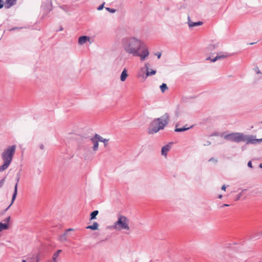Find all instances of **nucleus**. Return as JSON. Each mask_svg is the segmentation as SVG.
I'll return each instance as SVG.
<instances>
[{"label":"nucleus","instance_id":"36","mask_svg":"<svg viewBox=\"0 0 262 262\" xmlns=\"http://www.w3.org/2000/svg\"><path fill=\"white\" fill-rule=\"evenodd\" d=\"M226 186L225 185H224L222 186V188H221V189L222 190H224V191H225L226 190Z\"/></svg>","mask_w":262,"mask_h":262},{"label":"nucleus","instance_id":"27","mask_svg":"<svg viewBox=\"0 0 262 262\" xmlns=\"http://www.w3.org/2000/svg\"><path fill=\"white\" fill-rule=\"evenodd\" d=\"M58 255L57 253H56L55 252L54 253L52 259L54 262H56V259L58 257Z\"/></svg>","mask_w":262,"mask_h":262},{"label":"nucleus","instance_id":"39","mask_svg":"<svg viewBox=\"0 0 262 262\" xmlns=\"http://www.w3.org/2000/svg\"><path fill=\"white\" fill-rule=\"evenodd\" d=\"M226 206H229V205L227 204H224L222 206H221V207H226Z\"/></svg>","mask_w":262,"mask_h":262},{"label":"nucleus","instance_id":"20","mask_svg":"<svg viewBox=\"0 0 262 262\" xmlns=\"http://www.w3.org/2000/svg\"><path fill=\"white\" fill-rule=\"evenodd\" d=\"M59 239L60 241H66L67 239V233L66 232L63 234L61 235L59 237Z\"/></svg>","mask_w":262,"mask_h":262},{"label":"nucleus","instance_id":"34","mask_svg":"<svg viewBox=\"0 0 262 262\" xmlns=\"http://www.w3.org/2000/svg\"><path fill=\"white\" fill-rule=\"evenodd\" d=\"M4 6L3 0H0V9L2 8Z\"/></svg>","mask_w":262,"mask_h":262},{"label":"nucleus","instance_id":"23","mask_svg":"<svg viewBox=\"0 0 262 262\" xmlns=\"http://www.w3.org/2000/svg\"><path fill=\"white\" fill-rule=\"evenodd\" d=\"M218 43L210 44L208 46V48L210 50H213L217 47Z\"/></svg>","mask_w":262,"mask_h":262},{"label":"nucleus","instance_id":"49","mask_svg":"<svg viewBox=\"0 0 262 262\" xmlns=\"http://www.w3.org/2000/svg\"><path fill=\"white\" fill-rule=\"evenodd\" d=\"M261 123H262V121H261Z\"/></svg>","mask_w":262,"mask_h":262},{"label":"nucleus","instance_id":"33","mask_svg":"<svg viewBox=\"0 0 262 262\" xmlns=\"http://www.w3.org/2000/svg\"><path fill=\"white\" fill-rule=\"evenodd\" d=\"M155 55L157 56L158 58H160L161 56V53L160 52L157 53Z\"/></svg>","mask_w":262,"mask_h":262},{"label":"nucleus","instance_id":"17","mask_svg":"<svg viewBox=\"0 0 262 262\" xmlns=\"http://www.w3.org/2000/svg\"><path fill=\"white\" fill-rule=\"evenodd\" d=\"M9 228L8 224L0 223V232L3 230H7Z\"/></svg>","mask_w":262,"mask_h":262},{"label":"nucleus","instance_id":"28","mask_svg":"<svg viewBox=\"0 0 262 262\" xmlns=\"http://www.w3.org/2000/svg\"><path fill=\"white\" fill-rule=\"evenodd\" d=\"M209 162H212L214 163H216L217 162V160L214 158H211L209 160Z\"/></svg>","mask_w":262,"mask_h":262},{"label":"nucleus","instance_id":"1","mask_svg":"<svg viewBox=\"0 0 262 262\" xmlns=\"http://www.w3.org/2000/svg\"><path fill=\"white\" fill-rule=\"evenodd\" d=\"M121 45L125 53L139 57L141 61L146 60L149 55V49L146 44L137 37L129 36L123 37Z\"/></svg>","mask_w":262,"mask_h":262},{"label":"nucleus","instance_id":"24","mask_svg":"<svg viewBox=\"0 0 262 262\" xmlns=\"http://www.w3.org/2000/svg\"><path fill=\"white\" fill-rule=\"evenodd\" d=\"M105 9L109 12L110 13H114L115 12H116V10L115 9H113V8H109V7H106L105 8Z\"/></svg>","mask_w":262,"mask_h":262},{"label":"nucleus","instance_id":"25","mask_svg":"<svg viewBox=\"0 0 262 262\" xmlns=\"http://www.w3.org/2000/svg\"><path fill=\"white\" fill-rule=\"evenodd\" d=\"M206 60H210L211 62H215L216 61H217L218 59L216 57V56H215L214 58H211V57H208Z\"/></svg>","mask_w":262,"mask_h":262},{"label":"nucleus","instance_id":"8","mask_svg":"<svg viewBox=\"0 0 262 262\" xmlns=\"http://www.w3.org/2000/svg\"><path fill=\"white\" fill-rule=\"evenodd\" d=\"M171 143L163 146L161 148V155L165 158H166L168 151L171 148Z\"/></svg>","mask_w":262,"mask_h":262},{"label":"nucleus","instance_id":"45","mask_svg":"<svg viewBox=\"0 0 262 262\" xmlns=\"http://www.w3.org/2000/svg\"><path fill=\"white\" fill-rule=\"evenodd\" d=\"M21 262H27V261L26 260L23 259V260H22Z\"/></svg>","mask_w":262,"mask_h":262},{"label":"nucleus","instance_id":"3","mask_svg":"<svg viewBox=\"0 0 262 262\" xmlns=\"http://www.w3.org/2000/svg\"><path fill=\"white\" fill-rule=\"evenodd\" d=\"M16 148L15 145L9 146L2 153L1 157L3 164L0 166V172L4 171L10 166L15 153Z\"/></svg>","mask_w":262,"mask_h":262},{"label":"nucleus","instance_id":"32","mask_svg":"<svg viewBox=\"0 0 262 262\" xmlns=\"http://www.w3.org/2000/svg\"><path fill=\"white\" fill-rule=\"evenodd\" d=\"M211 144V142L209 141H207L205 143H204V146H208Z\"/></svg>","mask_w":262,"mask_h":262},{"label":"nucleus","instance_id":"22","mask_svg":"<svg viewBox=\"0 0 262 262\" xmlns=\"http://www.w3.org/2000/svg\"><path fill=\"white\" fill-rule=\"evenodd\" d=\"M98 214V210L93 211L91 214V220H93L96 218V215Z\"/></svg>","mask_w":262,"mask_h":262},{"label":"nucleus","instance_id":"31","mask_svg":"<svg viewBox=\"0 0 262 262\" xmlns=\"http://www.w3.org/2000/svg\"><path fill=\"white\" fill-rule=\"evenodd\" d=\"M242 195H243V193H242V192L239 193V194H238L237 195L236 199V200H238L241 198V196H242Z\"/></svg>","mask_w":262,"mask_h":262},{"label":"nucleus","instance_id":"5","mask_svg":"<svg viewBox=\"0 0 262 262\" xmlns=\"http://www.w3.org/2000/svg\"><path fill=\"white\" fill-rule=\"evenodd\" d=\"M243 133L239 132L232 133L224 135L223 138L226 140L236 143L243 142Z\"/></svg>","mask_w":262,"mask_h":262},{"label":"nucleus","instance_id":"37","mask_svg":"<svg viewBox=\"0 0 262 262\" xmlns=\"http://www.w3.org/2000/svg\"><path fill=\"white\" fill-rule=\"evenodd\" d=\"M255 72H256V73H257V74H259V73H260V71H259V69H258V68H256L255 69Z\"/></svg>","mask_w":262,"mask_h":262},{"label":"nucleus","instance_id":"4","mask_svg":"<svg viewBox=\"0 0 262 262\" xmlns=\"http://www.w3.org/2000/svg\"><path fill=\"white\" fill-rule=\"evenodd\" d=\"M129 220L125 216L120 215L118 216V220L114 224V228L117 230H125L126 234H129L130 228L129 226Z\"/></svg>","mask_w":262,"mask_h":262},{"label":"nucleus","instance_id":"18","mask_svg":"<svg viewBox=\"0 0 262 262\" xmlns=\"http://www.w3.org/2000/svg\"><path fill=\"white\" fill-rule=\"evenodd\" d=\"M192 126L190 127H182V128H178L177 127V126L176 127V128L174 129V131L176 132H184V131H186L188 129H189V128H191Z\"/></svg>","mask_w":262,"mask_h":262},{"label":"nucleus","instance_id":"19","mask_svg":"<svg viewBox=\"0 0 262 262\" xmlns=\"http://www.w3.org/2000/svg\"><path fill=\"white\" fill-rule=\"evenodd\" d=\"M160 90L162 93L165 92L167 89L168 87L165 83H162L160 86Z\"/></svg>","mask_w":262,"mask_h":262},{"label":"nucleus","instance_id":"12","mask_svg":"<svg viewBox=\"0 0 262 262\" xmlns=\"http://www.w3.org/2000/svg\"><path fill=\"white\" fill-rule=\"evenodd\" d=\"M91 140L93 144V146L92 147L93 151H97L99 147V142L95 139L94 137L91 139Z\"/></svg>","mask_w":262,"mask_h":262},{"label":"nucleus","instance_id":"9","mask_svg":"<svg viewBox=\"0 0 262 262\" xmlns=\"http://www.w3.org/2000/svg\"><path fill=\"white\" fill-rule=\"evenodd\" d=\"M188 25L189 28H192L193 27H195L196 26H201L203 25V22L201 21H199L197 22H193L189 16H188Z\"/></svg>","mask_w":262,"mask_h":262},{"label":"nucleus","instance_id":"35","mask_svg":"<svg viewBox=\"0 0 262 262\" xmlns=\"http://www.w3.org/2000/svg\"><path fill=\"white\" fill-rule=\"evenodd\" d=\"M248 166L250 167V168H252V162L251 161H249L248 162Z\"/></svg>","mask_w":262,"mask_h":262},{"label":"nucleus","instance_id":"10","mask_svg":"<svg viewBox=\"0 0 262 262\" xmlns=\"http://www.w3.org/2000/svg\"><path fill=\"white\" fill-rule=\"evenodd\" d=\"M90 37L88 36H82L78 38V44L80 45H83L89 41L90 43Z\"/></svg>","mask_w":262,"mask_h":262},{"label":"nucleus","instance_id":"13","mask_svg":"<svg viewBox=\"0 0 262 262\" xmlns=\"http://www.w3.org/2000/svg\"><path fill=\"white\" fill-rule=\"evenodd\" d=\"M16 0H6L5 4V7L9 9L16 4Z\"/></svg>","mask_w":262,"mask_h":262},{"label":"nucleus","instance_id":"48","mask_svg":"<svg viewBox=\"0 0 262 262\" xmlns=\"http://www.w3.org/2000/svg\"><path fill=\"white\" fill-rule=\"evenodd\" d=\"M245 190H246V189H243V190H242V191H245Z\"/></svg>","mask_w":262,"mask_h":262},{"label":"nucleus","instance_id":"43","mask_svg":"<svg viewBox=\"0 0 262 262\" xmlns=\"http://www.w3.org/2000/svg\"><path fill=\"white\" fill-rule=\"evenodd\" d=\"M222 198V195L220 194L219 195V198L221 199Z\"/></svg>","mask_w":262,"mask_h":262},{"label":"nucleus","instance_id":"15","mask_svg":"<svg viewBox=\"0 0 262 262\" xmlns=\"http://www.w3.org/2000/svg\"><path fill=\"white\" fill-rule=\"evenodd\" d=\"M216 56L218 60H220L227 58L228 56V54L227 53H220Z\"/></svg>","mask_w":262,"mask_h":262},{"label":"nucleus","instance_id":"2","mask_svg":"<svg viewBox=\"0 0 262 262\" xmlns=\"http://www.w3.org/2000/svg\"><path fill=\"white\" fill-rule=\"evenodd\" d=\"M169 120V115L166 113L161 117L154 119L149 125L148 133L149 134H154L163 129L168 124Z\"/></svg>","mask_w":262,"mask_h":262},{"label":"nucleus","instance_id":"38","mask_svg":"<svg viewBox=\"0 0 262 262\" xmlns=\"http://www.w3.org/2000/svg\"><path fill=\"white\" fill-rule=\"evenodd\" d=\"M39 148L41 149H44V145L43 144H40L39 145Z\"/></svg>","mask_w":262,"mask_h":262},{"label":"nucleus","instance_id":"42","mask_svg":"<svg viewBox=\"0 0 262 262\" xmlns=\"http://www.w3.org/2000/svg\"><path fill=\"white\" fill-rule=\"evenodd\" d=\"M73 230V229H72V228H69V229H67V230H66V232H67V233L68 231H72V230Z\"/></svg>","mask_w":262,"mask_h":262},{"label":"nucleus","instance_id":"21","mask_svg":"<svg viewBox=\"0 0 262 262\" xmlns=\"http://www.w3.org/2000/svg\"><path fill=\"white\" fill-rule=\"evenodd\" d=\"M94 137L95 138V139L99 142H102L104 138H103L101 136L98 134H95Z\"/></svg>","mask_w":262,"mask_h":262},{"label":"nucleus","instance_id":"16","mask_svg":"<svg viewBox=\"0 0 262 262\" xmlns=\"http://www.w3.org/2000/svg\"><path fill=\"white\" fill-rule=\"evenodd\" d=\"M98 224L96 222H94L92 225L88 226L86 227V229H90L93 230L98 229Z\"/></svg>","mask_w":262,"mask_h":262},{"label":"nucleus","instance_id":"40","mask_svg":"<svg viewBox=\"0 0 262 262\" xmlns=\"http://www.w3.org/2000/svg\"><path fill=\"white\" fill-rule=\"evenodd\" d=\"M61 252V250H58L55 253H57L58 255H59V253Z\"/></svg>","mask_w":262,"mask_h":262},{"label":"nucleus","instance_id":"6","mask_svg":"<svg viewBox=\"0 0 262 262\" xmlns=\"http://www.w3.org/2000/svg\"><path fill=\"white\" fill-rule=\"evenodd\" d=\"M243 142H246L247 144H256L262 142V138L256 139L255 136L243 134Z\"/></svg>","mask_w":262,"mask_h":262},{"label":"nucleus","instance_id":"14","mask_svg":"<svg viewBox=\"0 0 262 262\" xmlns=\"http://www.w3.org/2000/svg\"><path fill=\"white\" fill-rule=\"evenodd\" d=\"M128 75L127 73V71L126 69H124L122 71L121 75H120V80L122 82H124L126 79V78L128 77Z\"/></svg>","mask_w":262,"mask_h":262},{"label":"nucleus","instance_id":"30","mask_svg":"<svg viewBox=\"0 0 262 262\" xmlns=\"http://www.w3.org/2000/svg\"><path fill=\"white\" fill-rule=\"evenodd\" d=\"M108 142V140L106 139H104L102 141V142L104 143V145L105 146H106Z\"/></svg>","mask_w":262,"mask_h":262},{"label":"nucleus","instance_id":"29","mask_svg":"<svg viewBox=\"0 0 262 262\" xmlns=\"http://www.w3.org/2000/svg\"><path fill=\"white\" fill-rule=\"evenodd\" d=\"M5 181V178H3L0 180V188L2 187Z\"/></svg>","mask_w":262,"mask_h":262},{"label":"nucleus","instance_id":"46","mask_svg":"<svg viewBox=\"0 0 262 262\" xmlns=\"http://www.w3.org/2000/svg\"><path fill=\"white\" fill-rule=\"evenodd\" d=\"M35 262H38V258L37 257L36 258V261Z\"/></svg>","mask_w":262,"mask_h":262},{"label":"nucleus","instance_id":"7","mask_svg":"<svg viewBox=\"0 0 262 262\" xmlns=\"http://www.w3.org/2000/svg\"><path fill=\"white\" fill-rule=\"evenodd\" d=\"M144 68H145L146 71V76L144 77V76L143 75H142L140 73H139L138 75L139 77H141L145 79L147 77L155 75L157 72L155 70H149L148 63H145Z\"/></svg>","mask_w":262,"mask_h":262},{"label":"nucleus","instance_id":"11","mask_svg":"<svg viewBox=\"0 0 262 262\" xmlns=\"http://www.w3.org/2000/svg\"><path fill=\"white\" fill-rule=\"evenodd\" d=\"M18 181H19V178H17V183H16L15 187H14V192H13V195L12 197L11 203L10 204V205L8 207V208L6 209V210L8 209V208L13 204L14 200L16 199V195L17 194V183H18Z\"/></svg>","mask_w":262,"mask_h":262},{"label":"nucleus","instance_id":"41","mask_svg":"<svg viewBox=\"0 0 262 262\" xmlns=\"http://www.w3.org/2000/svg\"><path fill=\"white\" fill-rule=\"evenodd\" d=\"M10 216H9V217H7V219H6V220H5V221H6L7 222H9V221H10Z\"/></svg>","mask_w":262,"mask_h":262},{"label":"nucleus","instance_id":"26","mask_svg":"<svg viewBox=\"0 0 262 262\" xmlns=\"http://www.w3.org/2000/svg\"><path fill=\"white\" fill-rule=\"evenodd\" d=\"M105 5V2H103L101 5H100L99 7H97V10L98 11H100L104 8V6Z\"/></svg>","mask_w":262,"mask_h":262},{"label":"nucleus","instance_id":"47","mask_svg":"<svg viewBox=\"0 0 262 262\" xmlns=\"http://www.w3.org/2000/svg\"><path fill=\"white\" fill-rule=\"evenodd\" d=\"M15 28H13L11 29V30H15Z\"/></svg>","mask_w":262,"mask_h":262},{"label":"nucleus","instance_id":"44","mask_svg":"<svg viewBox=\"0 0 262 262\" xmlns=\"http://www.w3.org/2000/svg\"><path fill=\"white\" fill-rule=\"evenodd\" d=\"M259 167L262 168V163L259 164Z\"/></svg>","mask_w":262,"mask_h":262}]
</instances>
